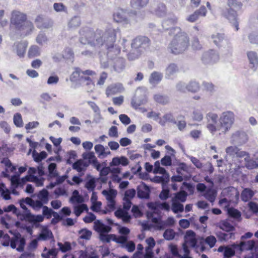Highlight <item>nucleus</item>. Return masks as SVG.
Here are the masks:
<instances>
[{
	"label": "nucleus",
	"instance_id": "nucleus-61",
	"mask_svg": "<svg viewBox=\"0 0 258 258\" xmlns=\"http://www.w3.org/2000/svg\"><path fill=\"white\" fill-rule=\"evenodd\" d=\"M42 214L43 216H46L47 218H50L51 216V210L46 206H43L42 207Z\"/></svg>",
	"mask_w": 258,
	"mask_h": 258
},
{
	"label": "nucleus",
	"instance_id": "nucleus-18",
	"mask_svg": "<svg viewBox=\"0 0 258 258\" xmlns=\"http://www.w3.org/2000/svg\"><path fill=\"white\" fill-rule=\"evenodd\" d=\"M88 208L86 204H83L74 207V213L77 217L79 216L83 212H88Z\"/></svg>",
	"mask_w": 258,
	"mask_h": 258
},
{
	"label": "nucleus",
	"instance_id": "nucleus-51",
	"mask_svg": "<svg viewBox=\"0 0 258 258\" xmlns=\"http://www.w3.org/2000/svg\"><path fill=\"white\" fill-rule=\"evenodd\" d=\"M82 147L86 151L91 150L93 147V144L90 141H85L82 143Z\"/></svg>",
	"mask_w": 258,
	"mask_h": 258
},
{
	"label": "nucleus",
	"instance_id": "nucleus-7",
	"mask_svg": "<svg viewBox=\"0 0 258 258\" xmlns=\"http://www.w3.org/2000/svg\"><path fill=\"white\" fill-rule=\"evenodd\" d=\"M127 206H124L123 209H118L115 212V215L119 218H121L123 221L125 222H128L130 221L131 216L127 212L126 210H128L131 207V203L127 202Z\"/></svg>",
	"mask_w": 258,
	"mask_h": 258
},
{
	"label": "nucleus",
	"instance_id": "nucleus-13",
	"mask_svg": "<svg viewBox=\"0 0 258 258\" xmlns=\"http://www.w3.org/2000/svg\"><path fill=\"white\" fill-rule=\"evenodd\" d=\"M53 238V235L50 230L46 228L42 229L38 237V240H47Z\"/></svg>",
	"mask_w": 258,
	"mask_h": 258
},
{
	"label": "nucleus",
	"instance_id": "nucleus-57",
	"mask_svg": "<svg viewBox=\"0 0 258 258\" xmlns=\"http://www.w3.org/2000/svg\"><path fill=\"white\" fill-rule=\"evenodd\" d=\"M119 118L121 122L124 124H128L131 122L130 118L125 114L120 115Z\"/></svg>",
	"mask_w": 258,
	"mask_h": 258
},
{
	"label": "nucleus",
	"instance_id": "nucleus-44",
	"mask_svg": "<svg viewBox=\"0 0 258 258\" xmlns=\"http://www.w3.org/2000/svg\"><path fill=\"white\" fill-rule=\"evenodd\" d=\"M132 212L134 217L138 218L141 217L143 215V213L139 209V207L136 206H134L132 209Z\"/></svg>",
	"mask_w": 258,
	"mask_h": 258
},
{
	"label": "nucleus",
	"instance_id": "nucleus-64",
	"mask_svg": "<svg viewBox=\"0 0 258 258\" xmlns=\"http://www.w3.org/2000/svg\"><path fill=\"white\" fill-rule=\"evenodd\" d=\"M248 207L253 213H257L258 212V206L255 203L253 202L249 203Z\"/></svg>",
	"mask_w": 258,
	"mask_h": 258
},
{
	"label": "nucleus",
	"instance_id": "nucleus-8",
	"mask_svg": "<svg viewBox=\"0 0 258 258\" xmlns=\"http://www.w3.org/2000/svg\"><path fill=\"white\" fill-rule=\"evenodd\" d=\"M1 163L5 169V170L2 172V175L4 177H10L9 173H14L16 170V166L13 165L8 158L3 159Z\"/></svg>",
	"mask_w": 258,
	"mask_h": 258
},
{
	"label": "nucleus",
	"instance_id": "nucleus-15",
	"mask_svg": "<svg viewBox=\"0 0 258 258\" xmlns=\"http://www.w3.org/2000/svg\"><path fill=\"white\" fill-rule=\"evenodd\" d=\"M47 154L46 152L43 151L40 153H38L36 150H34L32 152V157L33 160L36 162H40L44 159L46 158Z\"/></svg>",
	"mask_w": 258,
	"mask_h": 258
},
{
	"label": "nucleus",
	"instance_id": "nucleus-4",
	"mask_svg": "<svg viewBox=\"0 0 258 258\" xmlns=\"http://www.w3.org/2000/svg\"><path fill=\"white\" fill-rule=\"evenodd\" d=\"M99 239L102 242L107 243L113 241L117 243H123L127 241V238L125 236H119L117 237L115 234H105L103 233L100 234Z\"/></svg>",
	"mask_w": 258,
	"mask_h": 258
},
{
	"label": "nucleus",
	"instance_id": "nucleus-20",
	"mask_svg": "<svg viewBox=\"0 0 258 258\" xmlns=\"http://www.w3.org/2000/svg\"><path fill=\"white\" fill-rule=\"evenodd\" d=\"M172 210L174 213L182 212L183 211V206L178 201L172 200Z\"/></svg>",
	"mask_w": 258,
	"mask_h": 258
},
{
	"label": "nucleus",
	"instance_id": "nucleus-23",
	"mask_svg": "<svg viewBox=\"0 0 258 258\" xmlns=\"http://www.w3.org/2000/svg\"><path fill=\"white\" fill-rule=\"evenodd\" d=\"M219 227L222 230L226 232H230L234 230V227L226 221H222L219 223Z\"/></svg>",
	"mask_w": 258,
	"mask_h": 258
},
{
	"label": "nucleus",
	"instance_id": "nucleus-17",
	"mask_svg": "<svg viewBox=\"0 0 258 258\" xmlns=\"http://www.w3.org/2000/svg\"><path fill=\"white\" fill-rule=\"evenodd\" d=\"M217 118V116L215 114L209 115V121L211 120V122H209L208 124V128L210 131L213 133L216 130V127L215 126V121Z\"/></svg>",
	"mask_w": 258,
	"mask_h": 258
},
{
	"label": "nucleus",
	"instance_id": "nucleus-9",
	"mask_svg": "<svg viewBox=\"0 0 258 258\" xmlns=\"http://www.w3.org/2000/svg\"><path fill=\"white\" fill-rule=\"evenodd\" d=\"M130 161L125 156H116L112 158L109 163L110 167H116L119 165L125 166L129 164Z\"/></svg>",
	"mask_w": 258,
	"mask_h": 258
},
{
	"label": "nucleus",
	"instance_id": "nucleus-33",
	"mask_svg": "<svg viewBox=\"0 0 258 258\" xmlns=\"http://www.w3.org/2000/svg\"><path fill=\"white\" fill-rule=\"evenodd\" d=\"M2 223L8 229L10 228L14 225V222L9 217L3 218L2 219Z\"/></svg>",
	"mask_w": 258,
	"mask_h": 258
},
{
	"label": "nucleus",
	"instance_id": "nucleus-10",
	"mask_svg": "<svg viewBox=\"0 0 258 258\" xmlns=\"http://www.w3.org/2000/svg\"><path fill=\"white\" fill-rule=\"evenodd\" d=\"M94 229L100 234L109 232L111 228L102 223L100 220H96L94 223Z\"/></svg>",
	"mask_w": 258,
	"mask_h": 258
},
{
	"label": "nucleus",
	"instance_id": "nucleus-35",
	"mask_svg": "<svg viewBox=\"0 0 258 258\" xmlns=\"http://www.w3.org/2000/svg\"><path fill=\"white\" fill-rule=\"evenodd\" d=\"M14 122L17 127H22L23 125L22 116L20 114L17 113L14 115Z\"/></svg>",
	"mask_w": 258,
	"mask_h": 258
},
{
	"label": "nucleus",
	"instance_id": "nucleus-41",
	"mask_svg": "<svg viewBox=\"0 0 258 258\" xmlns=\"http://www.w3.org/2000/svg\"><path fill=\"white\" fill-rule=\"evenodd\" d=\"M136 195V190L131 188L125 191L124 194V199L126 200L133 198Z\"/></svg>",
	"mask_w": 258,
	"mask_h": 258
},
{
	"label": "nucleus",
	"instance_id": "nucleus-1",
	"mask_svg": "<svg viewBox=\"0 0 258 258\" xmlns=\"http://www.w3.org/2000/svg\"><path fill=\"white\" fill-rule=\"evenodd\" d=\"M184 239V242L183 244V248L185 253L189 252L188 249V247H198L197 245V239L196 238V235L194 231L191 230L187 231L185 234Z\"/></svg>",
	"mask_w": 258,
	"mask_h": 258
},
{
	"label": "nucleus",
	"instance_id": "nucleus-43",
	"mask_svg": "<svg viewBox=\"0 0 258 258\" xmlns=\"http://www.w3.org/2000/svg\"><path fill=\"white\" fill-rule=\"evenodd\" d=\"M205 242L209 245L210 248H212L215 245L216 239L213 236H210L206 238Z\"/></svg>",
	"mask_w": 258,
	"mask_h": 258
},
{
	"label": "nucleus",
	"instance_id": "nucleus-29",
	"mask_svg": "<svg viewBox=\"0 0 258 258\" xmlns=\"http://www.w3.org/2000/svg\"><path fill=\"white\" fill-rule=\"evenodd\" d=\"M255 243L253 240H249L246 242H241L240 248L243 250H250L254 246Z\"/></svg>",
	"mask_w": 258,
	"mask_h": 258
},
{
	"label": "nucleus",
	"instance_id": "nucleus-55",
	"mask_svg": "<svg viewBox=\"0 0 258 258\" xmlns=\"http://www.w3.org/2000/svg\"><path fill=\"white\" fill-rule=\"evenodd\" d=\"M31 182L35 183L37 186H41L43 185V178H38L35 176H32Z\"/></svg>",
	"mask_w": 258,
	"mask_h": 258
},
{
	"label": "nucleus",
	"instance_id": "nucleus-22",
	"mask_svg": "<svg viewBox=\"0 0 258 258\" xmlns=\"http://www.w3.org/2000/svg\"><path fill=\"white\" fill-rule=\"evenodd\" d=\"M111 172L112 173L111 179H112V180L114 182H120L122 179V177H120L116 174L120 173L121 172V169L119 168H116L113 169L111 171Z\"/></svg>",
	"mask_w": 258,
	"mask_h": 258
},
{
	"label": "nucleus",
	"instance_id": "nucleus-2",
	"mask_svg": "<svg viewBox=\"0 0 258 258\" xmlns=\"http://www.w3.org/2000/svg\"><path fill=\"white\" fill-rule=\"evenodd\" d=\"M155 168L153 170V172L155 174L159 173L163 175L162 177L156 176L155 178L158 182H161L164 184L168 182L169 180V174L167 173L166 170L160 166V163L158 161L155 162L154 163Z\"/></svg>",
	"mask_w": 258,
	"mask_h": 258
},
{
	"label": "nucleus",
	"instance_id": "nucleus-12",
	"mask_svg": "<svg viewBox=\"0 0 258 258\" xmlns=\"http://www.w3.org/2000/svg\"><path fill=\"white\" fill-rule=\"evenodd\" d=\"M57 253V249L55 248L47 249L46 247H44L41 256L42 258H56Z\"/></svg>",
	"mask_w": 258,
	"mask_h": 258
},
{
	"label": "nucleus",
	"instance_id": "nucleus-16",
	"mask_svg": "<svg viewBox=\"0 0 258 258\" xmlns=\"http://www.w3.org/2000/svg\"><path fill=\"white\" fill-rule=\"evenodd\" d=\"M88 164L82 160L76 161L73 165V168L78 172H81L86 169Z\"/></svg>",
	"mask_w": 258,
	"mask_h": 258
},
{
	"label": "nucleus",
	"instance_id": "nucleus-58",
	"mask_svg": "<svg viewBox=\"0 0 258 258\" xmlns=\"http://www.w3.org/2000/svg\"><path fill=\"white\" fill-rule=\"evenodd\" d=\"M0 193L4 199L8 200L11 199L10 191L7 187L4 189V191H0Z\"/></svg>",
	"mask_w": 258,
	"mask_h": 258
},
{
	"label": "nucleus",
	"instance_id": "nucleus-49",
	"mask_svg": "<svg viewBox=\"0 0 258 258\" xmlns=\"http://www.w3.org/2000/svg\"><path fill=\"white\" fill-rule=\"evenodd\" d=\"M165 238L168 240L173 239L175 236V233L171 230H166L164 233Z\"/></svg>",
	"mask_w": 258,
	"mask_h": 258
},
{
	"label": "nucleus",
	"instance_id": "nucleus-45",
	"mask_svg": "<svg viewBox=\"0 0 258 258\" xmlns=\"http://www.w3.org/2000/svg\"><path fill=\"white\" fill-rule=\"evenodd\" d=\"M101 205L102 204L100 202L97 201L91 204V209L94 212H100L101 211Z\"/></svg>",
	"mask_w": 258,
	"mask_h": 258
},
{
	"label": "nucleus",
	"instance_id": "nucleus-37",
	"mask_svg": "<svg viewBox=\"0 0 258 258\" xmlns=\"http://www.w3.org/2000/svg\"><path fill=\"white\" fill-rule=\"evenodd\" d=\"M227 213L229 216L234 218H239L240 217V213L234 208L227 209Z\"/></svg>",
	"mask_w": 258,
	"mask_h": 258
},
{
	"label": "nucleus",
	"instance_id": "nucleus-25",
	"mask_svg": "<svg viewBox=\"0 0 258 258\" xmlns=\"http://www.w3.org/2000/svg\"><path fill=\"white\" fill-rule=\"evenodd\" d=\"M71 201L77 203H81L84 201V199L80 196L78 190H75L73 191L72 196L71 198Z\"/></svg>",
	"mask_w": 258,
	"mask_h": 258
},
{
	"label": "nucleus",
	"instance_id": "nucleus-3",
	"mask_svg": "<svg viewBox=\"0 0 258 258\" xmlns=\"http://www.w3.org/2000/svg\"><path fill=\"white\" fill-rule=\"evenodd\" d=\"M148 219L151 221L153 224L152 225L149 224L146 222H140V224L144 230L149 229L152 226L156 227L157 229H161L162 225L161 219L159 216L154 217L153 213L148 212L147 214Z\"/></svg>",
	"mask_w": 258,
	"mask_h": 258
},
{
	"label": "nucleus",
	"instance_id": "nucleus-47",
	"mask_svg": "<svg viewBox=\"0 0 258 258\" xmlns=\"http://www.w3.org/2000/svg\"><path fill=\"white\" fill-rule=\"evenodd\" d=\"M56 165L55 163H51L48 166V170L49 174L52 176H57V173L56 172Z\"/></svg>",
	"mask_w": 258,
	"mask_h": 258
},
{
	"label": "nucleus",
	"instance_id": "nucleus-27",
	"mask_svg": "<svg viewBox=\"0 0 258 258\" xmlns=\"http://www.w3.org/2000/svg\"><path fill=\"white\" fill-rule=\"evenodd\" d=\"M115 225L117 226V229L118 233L121 235L120 236H125L127 238V235L130 234V230L126 227L120 226L117 224Z\"/></svg>",
	"mask_w": 258,
	"mask_h": 258
},
{
	"label": "nucleus",
	"instance_id": "nucleus-32",
	"mask_svg": "<svg viewBox=\"0 0 258 258\" xmlns=\"http://www.w3.org/2000/svg\"><path fill=\"white\" fill-rule=\"evenodd\" d=\"M236 245H233L232 247H225V251L224 252V256L225 257H229L234 255L235 251L234 249V247H236Z\"/></svg>",
	"mask_w": 258,
	"mask_h": 258
},
{
	"label": "nucleus",
	"instance_id": "nucleus-60",
	"mask_svg": "<svg viewBox=\"0 0 258 258\" xmlns=\"http://www.w3.org/2000/svg\"><path fill=\"white\" fill-rule=\"evenodd\" d=\"M179 225L183 228H187L190 225L189 221L187 219H181L179 222Z\"/></svg>",
	"mask_w": 258,
	"mask_h": 258
},
{
	"label": "nucleus",
	"instance_id": "nucleus-50",
	"mask_svg": "<svg viewBox=\"0 0 258 258\" xmlns=\"http://www.w3.org/2000/svg\"><path fill=\"white\" fill-rule=\"evenodd\" d=\"M161 163L164 166H170L171 165V159L170 157L165 156L161 160Z\"/></svg>",
	"mask_w": 258,
	"mask_h": 258
},
{
	"label": "nucleus",
	"instance_id": "nucleus-36",
	"mask_svg": "<svg viewBox=\"0 0 258 258\" xmlns=\"http://www.w3.org/2000/svg\"><path fill=\"white\" fill-rule=\"evenodd\" d=\"M11 240L10 237L7 234H4L2 237H1L0 242L2 245L4 246H8L11 244Z\"/></svg>",
	"mask_w": 258,
	"mask_h": 258
},
{
	"label": "nucleus",
	"instance_id": "nucleus-21",
	"mask_svg": "<svg viewBox=\"0 0 258 258\" xmlns=\"http://www.w3.org/2000/svg\"><path fill=\"white\" fill-rule=\"evenodd\" d=\"M9 177L12 187L16 188L21 186L20 178L19 175H15Z\"/></svg>",
	"mask_w": 258,
	"mask_h": 258
},
{
	"label": "nucleus",
	"instance_id": "nucleus-5",
	"mask_svg": "<svg viewBox=\"0 0 258 258\" xmlns=\"http://www.w3.org/2000/svg\"><path fill=\"white\" fill-rule=\"evenodd\" d=\"M25 245V239L20 234H17L11 238L10 246L12 248L16 249L18 251H23Z\"/></svg>",
	"mask_w": 258,
	"mask_h": 258
},
{
	"label": "nucleus",
	"instance_id": "nucleus-6",
	"mask_svg": "<svg viewBox=\"0 0 258 258\" xmlns=\"http://www.w3.org/2000/svg\"><path fill=\"white\" fill-rule=\"evenodd\" d=\"M233 114L230 112L224 113L220 118L222 132H225L229 128L233 122Z\"/></svg>",
	"mask_w": 258,
	"mask_h": 258
},
{
	"label": "nucleus",
	"instance_id": "nucleus-62",
	"mask_svg": "<svg viewBox=\"0 0 258 258\" xmlns=\"http://www.w3.org/2000/svg\"><path fill=\"white\" fill-rule=\"evenodd\" d=\"M182 189H187L190 194H192L194 192V187L190 184L187 183H183L182 186Z\"/></svg>",
	"mask_w": 258,
	"mask_h": 258
},
{
	"label": "nucleus",
	"instance_id": "nucleus-24",
	"mask_svg": "<svg viewBox=\"0 0 258 258\" xmlns=\"http://www.w3.org/2000/svg\"><path fill=\"white\" fill-rule=\"evenodd\" d=\"M85 187L90 190H93L95 187V178L91 176L87 177V180L85 184Z\"/></svg>",
	"mask_w": 258,
	"mask_h": 258
},
{
	"label": "nucleus",
	"instance_id": "nucleus-42",
	"mask_svg": "<svg viewBox=\"0 0 258 258\" xmlns=\"http://www.w3.org/2000/svg\"><path fill=\"white\" fill-rule=\"evenodd\" d=\"M218 204L221 207L227 210V209H229L228 207L230 206V201L223 198L219 201Z\"/></svg>",
	"mask_w": 258,
	"mask_h": 258
},
{
	"label": "nucleus",
	"instance_id": "nucleus-34",
	"mask_svg": "<svg viewBox=\"0 0 258 258\" xmlns=\"http://www.w3.org/2000/svg\"><path fill=\"white\" fill-rule=\"evenodd\" d=\"M57 245L59 247V249L63 252L68 251L71 249V244L68 242H66L63 244L58 242Z\"/></svg>",
	"mask_w": 258,
	"mask_h": 258
},
{
	"label": "nucleus",
	"instance_id": "nucleus-14",
	"mask_svg": "<svg viewBox=\"0 0 258 258\" xmlns=\"http://www.w3.org/2000/svg\"><path fill=\"white\" fill-rule=\"evenodd\" d=\"M102 194L105 197L106 200H110L115 199L117 196V191L115 189L110 188L107 190H103L102 191Z\"/></svg>",
	"mask_w": 258,
	"mask_h": 258
},
{
	"label": "nucleus",
	"instance_id": "nucleus-30",
	"mask_svg": "<svg viewBox=\"0 0 258 258\" xmlns=\"http://www.w3.org/2000/svg\"><path fill=\"white\" fill-rule=\"evenodd\" d=\"M80 238L84 239H89L91 236L92 232L87 229H83L79 231Z\"/></svg>",
	"mask_w": 258,
	"mask_h": 258
},
{
	"label": "nucleus",
	"instance_id": "nucleus-38",
	"mask_svg": "<svg viewBox=\"0 0 258 258\" xmlns=\"http://www.w3.org/2000/svg\"><path fill=\"white\" fill-rule=\"evenodd\" d=\"M29 220L33 222H40L43 220V216L41 215H30L29 216Z\"/></svg>",
	"mask_w": 258,
	"mask_h": 258
},
{
	"label": "nucleus",
	"instance_id": "nucleus-28",
	"mask_svg": "<svg viewBox=\"0 0 258 258\" xmlns=\"http://www.w3.org/2000/svg\"><path fill=\"white\" fill-rule=\"evenodd\" d=\"M187 194L184 191H181L175 194L173 200L176 201H180L181 202H184L186 201Z\"/></svg>",
	"mask_w": 258,
	"mask_h": 258
},
{
	"label": "nucleus",
	"instance_id": "nucleus-26",
	"mask_svg": "<svg viewBox=\"0 0 258 258\" xmlns=\"http://www.w3.org/2000/svg\"><path fill=\"white\" fill-rule=\"evenodd\" d=\"M253 196L252 191L248 189H245L241 194V199L243 201L246 202L250 199Z\"/></svg>",
	"mask_w": 258,
	"mask_h": 258
},
{
	"label": "nucleus",
	"instance_id": "nucleus-54",
	"mask_svg": "<svg viewBox=\"0 0 258 258\" xmlns=\"http://www.w3.org/2000/svg\"><path fill=\"white\" fill-rule=\"evenodd\" d=\"M95 151L99 156L102 155L104 153V147L103 146L98 144L96 145L94 147Z\"/></svg>",
	"mask_w": 258,
	"mask_h": 258
},
{
	"label": "nucleus",
	"instance_id": "nucleus-31",
	"mask_svg": "<svg viewBox=\"0 0 258 258\" xmlns=\"http://www.w3.org/2000/svg\"><path fill=\"white\" fill-rule=\"evenodd\" d=\"M48 192L47 190L43 189L38 194L39 199L44 203L48 202Z\"/></svg>",
	"mask_w": 258,
	"mask_h": 258
},
{
	"label": "nucleus",
	"instance_id": "nucleus-53",
	"mask_svg": "<svg viewBox=\"0 0 258 258\" xmlns=\"http://www.w3.org/2000/svg\"><path fill=\"white\" fill-rule=\"evenodd\" d=\"M49 139L52 142L53 145L56 147L59 146L62 140L61 138H55L53 136H50Z\"/></svg>",
	"mask_w": 258,
	"mask_h": 258
},
{
	"label": "nucleus",
	"instance_id": "nucleus-63",
	"mask_svg": "<svg viewBox=\"0 0 258 258\" xmlns=\"http://www.w3.org/2000/svg\"><path fill=\"white\" fill-rule=\"evenodd\" d=\"M248 57L251 63L254 64L257 62V57L255 53L249 52L248 53Z\"/></svg>",
	"mask_w": 258,
	"mask_h": 258
},
{
	"label": "nucleus",
	"instance_id": "nucleus-39",
	"mask_svg": "<svg viewBox=\"0 0 258 258\" xmlns=\"http://www.w3.org/2000/svg\"><path fill=\"white\" fill-rule=\"evenodd\" d=\"M39 124V122L37 121H33L28 122L25 125V128L27 132H30V130L36 128Z\"/></svg>",
	"mask_w": 258,
	"mask_h": 258
},
{
	"label": "nucleus",
	"instance_id": "nucleus-11",
	"mask_svg": "<svg viewBox=\"0 0 258 258\" xmlns=\"http://www.w3.org/2000/svg\"><path fill=\"white\" fill-rule=\"evenodd\" d=\"M150 192L149 188L144 183H141L138 187V195L140 198H148Z\"/></svg>",
	"mask_w": 258,
	"mask_h": 258
},
{
	"label": "nucleus",
	"instance_id": "nucleus-56",
	"mask_svg": "<svg viewBox=\"0 0 258 258\" xmlns=\"http://www.w3.org/2000/svg\"><path fill=\"white\" fill-rule=\"evenodd\" d=\"M146 242L148 245V248L147 249V251L149 249H151L155 245V241L152 237H149L146 240Z\"/></svg>",
	"mask_w": 258,
	"mask_h": 258
},
{
	"label": "nucleus",
	"instance_id": "nucleus-46",
	"mask_svg": "<svg viewBox=\"0 0 258 258\" xmlns=\"http://www.w3.org/2000/svg\"><path fill=\"white\" fill-rule=\"evenodd\" d=\"M95 218V216L92 213H90L84 217L83 221L86 223H89L94 221Z\"/></svg>",
	"mask_w": 258,
	"mask_h": 258
},
{
	"label": "nucleus",
	"instance_id": "nucleus-59",
	"mask_svg": "<svg viewBox=\"0 0 258 258\" xmlns=\"http://www.w3.org/2000/svg\"><path fill=\"white\" fill-rule=\"evenodd\" d=\"M125 248L128 252H133L135 249V244L132 241H128L125 245Z\"/></svg>",
	"mask_w": 258,
	"mask_h": 258
},
{
	"label": "nucleus",
	"instance_id": "nucleus-52",
	"mask_svg": "<svg viewBox=\"0 0 258 258\" xmlns=\"http://www.w3.org/2000/svg\"><path fill=\"white\" fill-rule=\"evenodd\" d=\"M169 190L168 189H163L159 195V198L163 200H165L168 198Z\"/></svg>",
	"mask_w": 258,
	"mask_h": 258
},
{
	"label": "nucleus",
	"instance_id": "nucleus-48",
	"mask_svg": "<svg viewBox=\"0 0 258 258\" xmlns=\"http://www.w3.org/2000/svg\"><path fill=\"white\" fill-rule=\"evenodd\" d=\"M66 155L68 156L67 162L71 163L72 162V159H75L77 157V153L74 151H71L66 153Z\"/></svg>",
	"mask_w": 258,
	"mask_h": 258
},
{
	"label": "nucleus",
	"instance_id": "nucleus-40",
	"mask_svg": "<svg viewBox=\"0 0 258 258\" xmlns=\"http://www.w3.org/2000/svg\"><path fill=\"white\" fill-rule=\"evenodd\" d=\"M84 159L92 161V162L96 159L93 152H85L82 154Z\"/></svg>",
	"mask_w": 258,
	"mask_h": 258
},
{
	"label": "nucleus",
	"instance_id": "nucleus-19",
	"mask_svg": "<svg viewBox=\"0 0 258 258\" xmlns=\"http://www.w3.org/2000/svg\"><path fill=\"white\" fill-rule=\"evenodd\" d=\"M81 258H98L92 248H88L85 252H82Z\"/></svg>",
	"mask_w": 258,
	"mask_h": 258
}]
</instances>
